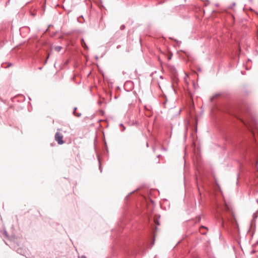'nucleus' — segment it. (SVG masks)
<instances>
[{"label": "nucleus", "mask_w": 258, "mask_h": 258, "mask_svg": "<svg viewBox=\"0 0 258 258\" xmlns=\"http://www.w3.org/2000/svg\"><path fill=\"white\" fill-rule=\"evenodd\" d=\"M76 110H77V107H75L74 110V111H73V114H74L75 115H76V116H77V117H80V116H81V113H76Z\"/></svg>", "instance_id": "5"}, {"label": "nucleus", "mask_w": 258, "mask_h": 258, "mask_svg": "<svg viewBox=\"0 0 258 258\" xmlns=\"http://www.w3.org/2000/svg\"><path fill=\"white\" fill-rule=\"evenodd\" d=\"M42 67H39V68H38V69H39V70H42Z\"/></svg>", "instance_id": "12"}, {"label": "nucleus", "mask_w": 258, "mask_h": 258, "mask_svg": "<svg viewBox=\"0 0 258 258\" xmlns=\"http://www.w3.org/2000/svg\"><path fill=\"white\" fill-rule=\"evenodd\" d=\"M79 258H87V257L85 255H82L81 256L79 257Z\"/></svg>", "instance_id": "9"}, {"label": "nucleus", "mask_w": 258, "mask_h": 258, "mask_svg": "<svg viewBox=\"0 0 258 258\" xmlns=\"http://www.w3.org/2000/svg\"><path fill=\"white\" fill-rule=\"evenodd\" d=\"M12 66V63H10L9 66Z\"/></svg>", "instance_id": "16"}, {"label": "nucleus", "mask_w": 258, "mask_h": 258, "mask_svg": "<svg viewBox=\"0 0 258 258\" xmlns=\"http://www.w3.org/2000/svg\"><path fill=\"white\" fill-rule=\"evenodd\" d=\"M121 126H123V124L122 123L120 124Z\"/></svg>", "instance_id": "17"}, {"label": "nucleus", "mask_w": 258, "mask_h": 258, "mask_svg": "<svg viewBox=\"0 0 258 258\" xmlns=\"http://www.w3.org/2000/svg\"><path fill=\"white\" fill-rule=\"evenodd\" d=\"M246 125L248 128H249L253 135H254L255 133L258 134V127L257 126L256 123H255L254 125L249 123L246 124Z\"/></svg>", "instance_id": "2"}, {"label": "nucleus", "mask_w": 258, "mask_h": 258, "mask_svg": "<svg viewBox=\"0 0 258 258\" xmlns=\"http://www.w3.org/2000/svg\"><path fill=\"white\" fill-rule=\"evenodd\" d=\"M258 211L253 213L252 215V222H254L257 217Z\"/></svg>", "instance_id": "3"}, {"label": "nucleus", "mask_w": 258, "mask_h": 258, "mask_svg": "<svg viewBox=\"0 0 258 258\" xmlns=\"http://www.w3.org/2000/svg\"><path fill=\"white\" fill-rule=\"evenodd\" d=\"M224 210L229 212L231 211L230 208L227 205H225Z\"/></svg>", "instance_id": "6"}, {"label": "nucleus", "mask_w": 258, "mask_h": 258, "mask_svg": "<svg viewBox=\"0 0 258 258\" xmlns=\"http://www.w3.org/2000/svg\"><path fill=\"white\" fill-rule=\"evenodd\" d=\"M202 228H205L207 229V227H204V226H202Z\"/></svg>", "instance_id": "15"}, {"label": "nucleus", "mask_w": 258, "mask_h": 258, "mask_svg": "<svg viewBox=\"0 0 258 258\" xmlns=\"http://www.w3.org/2000/svg\"><path fill=\"white\" fill-rule=\"evenodd\" d=\"M62 47L61 46H56L55 47V49L57 51H59L61 49Z\"/></svg>", "instance_id": "7"}, {"label": "nucleus", "mask_w": 258, "mask_h": 258, "mask_svg": "<svg viewBox=\"0 0 258 258\" xmlns=\"http://www.w3.org/2000/svg\"><path fill=\"white\" fill-rule=\"evenodd\" d=\"M62 138L63 136L60 133L57 132L55 134V140L58 143V144L61 145L64 143Z\"/></svg>", "instance_id": "1"}, {"label": "nucleus", "mask_w": 258, "mask_h": 258, "mask_svg": "<svg viewBox=\"0 0 258 258\" xmlns=\"http://www.w3.org/2000/svg\"><path fill=\"white\" fill-rule=\"evenodd\" d=\"M99 169H100V171L101 172V171H102V168H101V166H100H100H99Z\"/></svg>", "instance_id": "11"}, {"label": "nucleus", "mask_w": 258, "mask_h": 258, "mask_svg": "<svg viewBox=\"0 0 258 258\" xmlns=\"http://www.w3.org/2000/svg\"><path fill=\"white\" fill-rule=\"evenodd\" d=\"M120 29L122 30H124L125 29V26L124 25H121L120 27Z\"/></svg>", "instance_id": "8"}, {"label": "nucleus", "mask_w": 258, "mask_h": 258, "mask_svg": "<svg viewBox=\"0 0 258 258\" xmlns=\"http://www.w3.org/2000/svg\"><path fill=\"white\" fill-rule=\"evenodd\" d=\"M251 2L252 1V0H250Z\"/></svg>", "instance_id": "18"}, {"label": "nucleus", "mask_w": 258, "mask_h": 258, "mask_svg": "<svg viewBox=\"0 0 258 258\" xmlns=\"http://www.w3.org/2000/svg\"><path fill=\"white\" fill-rule=\"evenodd\" d=\"M81 41H82V43L81 44H82V46L84 47L86 49H88V47L87 46L86 43L85 42L84 39L83 38H82Z\"/></svg>", "instance_id": "4"}, {"label": "nucleus", "mask_w": 258, "mask_h": 258, "mask_svg": "<svg viewBox=\"0 0 258 258\" xmlns=\"http://www.w3.org/2000/svg\"><path fill=\"white\" fill-rule=\"evenodd\" d=\"M48 57H49V55L47 56V58H46V60H45V63H46L47 60V59H48Z\"/></svg>", "instance_id": "10"}, {"label": "nucleus", "mask_w": 258, "mask_h": 258, "mask_svg": "<svg viewBox=\"0 0 258 258\" xmlns=\"http://www.w3.org/2000/svg\"><path fill=\"white\" fill-rule=\"evenodd\" d=\"M235 3H233L232 4V6H235Z\"/></svg>", "instance_id": "13"}, {"label": "nucleus", "mask_w": 258, "mask_h": 258, "mask_svg": "<svg viewBox=\"0 0 258 258\" xmlns=\"http://www.w3.org/2000/svg\"><path fill=\"white\" fill-rule=\"evenodd\" d=\"M120 45H118V46H117V48H119L120 47Z\"/></svg>", "instance_id": "14"}]
</instances>
